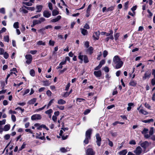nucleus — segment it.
Instances as JSON below:
<instances>
[{
    "label": "nucleus",
    "mask_w": 155,
    "mask_h": 155,
    "mask_svg": "<svg viewBox=\"0 0 155 155\" xmlns=\"http://www.w3.org/2000/svg\"><path fill=\"white\" fill-rule=\"evenodd\" d=\"M123 63L119 57L116 55L114 57L113 60V64L116 69L121 68L123 66Z\"/></svg>",
    "instance_id": "1"
},
{
    "label": "nucleus",
    "mask_w": 155,
    "mask_h": 155,
    "mask_svg": "<svg viewBox=\"0 0 155 155\" xmlns=\"http://www.w3.org/2000/svg\"><path fill=\"white\" fill-rule=\"evenodd\" d=\"M78 58L80 60V63H82L83 60L85 63H86L89 62L87 56L86 55H81V53H80L78 57Z\"/></svg>",
    "instance_id": "2"
},
{
    "label": "nucleus",
    "mask_w": 155,
    "mask_h": 155,
    "mask_svg": "<svg viewBox=\"0 0 155 155\" xmlns=\"http://www.w3.org/2000/svg\"><path fill=\"white\" fill-rule=\"evenodd\" d=\"M41 116L40 114H34L31 116V119L32 120H38L41 118Z\"/></svg>",
    "instance_id": "3"
},
{
    "label": "nucleus",
    "mask_w": 155,
    "mask_h": 155,
    "mask_svg": "<svg viewBox=\"0 0 155 155\" xmlns=\"http://www.w3.org/2000/svg\"><path fill=\"white\" fill-rule=\"evenodd\" d=\"M151 71L150 70H148L146 71L144 74V76L143 77V79L145 80L149 78L151 76Z\"/></svg>",
    "instance_id": "4"
},
{
    "label": "nucleus",
    "mask_w": 155,
    "mask_h": 155,
    "mask_svg": "<svg viewBox=\"0 0 155 155\" xmlns=\"http://www.w3.org/2000/svg\"><path fill=\"white\" fill-rule=\"evenodd\" d=\"M25 58L27 60L26 61V63L28 64H30L32 60V56L30 54L26 55L25 56Z\"/></svg>",
    "instance_id": "5"
},
{
    "label": "nucleus",
    "mask_w": 155,
    "mask_h": 155,
    "mask_svg": "<svg viewBox=\"0 0 155 155\" xmlns=\"http://www.w3.org/2000/svg\"><path fill=\"white\" fill-rule=\"evenodd\" d=\"M96 137L97 140L96 141L97 144L98 146H100L101 145V139L99 134L98 133L96 134Z\"/></svg>",
    "instance_id": "6"
},
{
    "label": "nucleus",
    "mask_w": 155,
    "mask_h": 155,
    "mask_svg": "<svg viewBox=\"0 0 155 155\" xmlns=\"http://www.w3.org/2000/svg\"><path fill=\"white\" fill-rule=\"evenodd\" d=\"M142 149L140 146L136 147L135 150L134 151V152L137 155H140L142 153Z\"/></svg>",
    "instance_id": "7"
},
{
    "label": "nucleus",
    "mask_w": 155,
    "mask_h": 155,
    "mask_svg": "<svg viewBox=\"0 0 155 155\" xmlns=\"http://www.w3.org/2000/svg\"><path fill=\"white\" fill-rule=\"evenodd\" d=\"M92 130L91 129H89L86 131L85 133V137L87 138L91 139V135L92 133Z\"/></svg>",
    "instance_id": "8"
},
{
    "label": "nucleus",
    "mask_w": 155,
    "mask_h": 155,
    "mask_svg": "<svg viewBox=\"0 0 155 155\" xmlns=\"http://www.w3.org/2000/svg\"><path fill=\"white\" fill-rule=\"evenodd\" d=\"M95 152L92 148H88L86 151V155H94Z\"/></svg>",
    "instance_id": "9"
},
{
    "label": "nucleus",
    "mask_w": 155,
    "mask_h": 155,
    "mask_svg": "<svg viewBox=\"0 0 155 155\" xmlns=\"http://www.w3.org/2000/svg\"><path fill=\"white\" fill-rule=\"evenodd\" d=\"M51 12L48 10H45L43 12V15L45 18H48L51 15Z\"/></svg>",
    "instance_id": "10"
},
{
    "label": "nucleus",
    "mask_w": 155,
    "mask_h": 155,
    "mask_svg": "<svg viewBox=\"0 0 155 155\" xmlns=\"http://www.w3.org/2000/svg\"><path fill=\"white\" fill-rule=\"evenodd\" d=\"M45 21V19L42 17L40 18L39 20H34L33 21L35 22V25L39 24H41L42 22H43Z\"/></svg>",
    "instance_id": "11"
},
{
    "label": "nucleus",
    "mask_w": 155,
    "mask_h": 155,
    "mask_svg": "<svg viewBox=\"0 0 155 155\" xmlns=\"http://www.w3.org/2000/svg\"><path fill=\"white\" fill-rule=\"evenodd\" d=\"M149 143L147 141H144L140 144V146L142 147L145 149L149 146Z\"/></svg>",
    "instance_id": "12"
},
{
    "label": "nucleus",
    "mask_w": 155,
    "mask_h": 155,
    "mask_svg": "<svg viewBox=\"0 0 155 155\" xmlns=\"http://www.w3.org/2000/svg\"><path fill=\"white\" fill-rule=\"evenodd\" d=\"M99 32H96L94 33L92 37L94 40H98L99 38Z\"/></svg>",
    "instance_id": "13"
},
{
    "label": "nucleus",
    "mask_w": 155,
    "mask_h": 155,
    "mask_svg": "<svg viewBox=\"0 0 155 155\" xmlns=\"http://www.w3.org/2000/svg\"><path fill=\"white\" fill-rule=\"evenodd\" d=\"M94 74L97 77H100L102 75L101 72V71H94Z\"/></svg>",
    "instance_id": "14"
},
{
    "label": "nucleus",
    "mask_w": 155,
    "mask_h": 155,
    "mask_svg": "<svg viewBox=\"0 0 155 155\" xmlns=\"http://www.w3.org/2000/svg\"><path fill=\"white\" fill-rule=\"evenodd\" d=\"M61 18V16L60 15H58L57 16V18H54L51 20V22H55L58 21Z\"/></svg>",
    "instance_id": "15"
},
{
    "label": "nucleus",
    "mask_w": 155,
    "mask_h": 155,
    "mask_svg": "<svg viewBox=\"0 0 155 155\" xmlns=\"http://www.w3.org/2000/svg\"><path fill=\"white\" fill-rule=\"evenodd\" d=\"M94 49L92 47H89L87 50V52L90 54H92L93 52Z\"/></svg>",
    "instance_id": "16"
},
{
    "label": "nucleus",
    "mask_w": 155,
    "mask_h": 155,
    "mask_svg": "<svg viewBox=\"0 0 155 155\" xmlns=\"http://www.w3.org/2000/svg\"><path fill=\"white\" fill-rule=\"evenodd\" d=\"M36 101V98H33L28 101L27 103L29 104H34Z\"/></svg>",
    "instance_id": "17"
},
{
    "label": "nucleus",
    "mask_w": 155,
    "mask_h": 155,
    "mask_svg": "<svg viewBox=\"0 0 155 155\" xmlns=\"http://www.w3.org/2000/svg\"><path fill=\"white\" fill-rule=\"evenodd\" d=\"M66 103V101L62 99L58 100V104L60 105H63Z\"/></svg>",
    "instance_id": "18"
},
{
    "label": "nucleus",
    "mask_w": 155,
    "mask_h": 155,
    "mask_svg": "<svg viewBox=\"0 0 155 155\" xmlns=\"http://www.w3.org/2000/svg\"><path fill=\"white\" fill-rule=\"evenodd\" d=\"M10 124H6L4 126L3 128V130L5 131H8L10 129Z\"/></svg>",
    "instance_id": "19"
},
{
    "label": "nucleus",
    "mask_w": 155,
    "mask_h": 155,
    "mask_svg": "<svg viewBox=\"0 0 155 155\" xmlns=\"http://www.w3.org/2000/svg\"><path fill=\"white\" fill-rule=\"evenodd\" d=\"M127 152V150L126 149L123 150L118 153L119 155H126Z\"/></svg>",
    "instance_id": "20"
},
{
    "label": "nucleus",
    "mask_w": 155,
    "mask_h": 155,
    "mask_svg": "<svg viewBox=\"0 0 155 155\" xmlns=\"http://www.w3.org/2000/svg\"><path fill=\"white\" fill-rule=\"evenodd\" d=\"M81 33L84 35H86L88 34L87 31L84 28H81Z\"/></svg>",
    "instance_id": "21"
},
{
    "label": "nucleus",
    "mask_w": 155,
    "mask_h": 155,
    "mask_svg": "<svg viewBox=\"0 0 155 155\" xmlns=\"http://www.w3.org/2000/svg\"><path fill=\"white\" fill-rule=\"evenodd\" d=\"M42 8L43 6L41 5H37L36 6V8L37 10L36 12H41L42 9Z\"/></svg>",
    "instance_id": "22"
},
{
    "label": "nucleus",
    "mask_w": 155,
    "mask_h": 155,
    "mask_svg": "<svg viewBox=\"0 0 155 155\" xmlns=\"http://www.w3.org/2000/svg\"><path fill=\"white\" fill-rule=\"evenodd\" d=\"M139 112L145 115H147L148 114V113L147 111L143 109H140L139 111Z\"/></svg>",
    "instance_id": "23"
},
{
    "label": "nucleus",
    "mask_w": 155,
    "mask_h": 155,
    "mask_svg": "<svg viewBox=\"0 0 155 155\" xmlns=\"http://www.w3.org/2000/svg\"><path fill=\"white\" fill-rule=\"evenodd\" d=\"M129 84L132 86H135L137 84V83L136 81L131 80L129 83Z\"/></svg>",
    "instance_id": "24"
},
{
    "label": "nucleus",
    "mask_w": 155,
    "mask_h": 155,
    "mask_svg": "<svg viewBox=\"0 0 155 155\" xmlns=\"http://www.w3.org/2000/svg\"><path fill=\"white\" fill-rule=\"evenodd\" d=\"M154 120L153 119H150L144 120L142 121V122L144 123H150V122H153Z\"/></svg>",
    "instance_id": "25"
},
{
    "label": "nucleus",
    "mask_w": 155,
    "mask_h": 155,
    "mask_svg": "<svg viewBox=\"0 0 155 155\" xmlns=\"http://www.w3.org/2000/svg\"><path fill=\"white\" fill-rule=\"evenodd\" d=\"M133 105H134V104L133 103H129L128 104V107H127V110L128 111H130L131 109V106H133Z\"/></svg>",
    "instance_id": "26"
},
{
    "label": "nucleus",
    "mask_w": 155,
    "mask_h": 155,
    "mask_svg": "<svg viewBox=\"0 0 155 155\" xmlns=\"http://www.w3.org/2000/svg\"><path fill=\"white\" fill-rule=\"evenodd\" d=\"M43 85L45 86H48L50 85V83L48 81H42Z\"/></svg>",
    "instance_id": "27"
},
{
    "label": "nucleus",
    "mask_w": 155,
    "mask_h": 155,
    "mask_svg": "<svg viewBox=\"0 0 155 155\" xmlns=\"http://www.w3.org/2000/svg\"><path fill=\"white\" fill-rule=\"evenodd\" d=\"M58 12L56 10H54L52 12V15L53 16H56L58 15Z\"/></svg>",
    "instance_id": "28"
},
{
    "label": "nucleus",
    "mask_w": 155,
    "mask_h": 155,
    "mask_svg": "<svg viewBox=\"0 0 155 155\" xmlns=\"http://www.w3.org/2000/svg\"><path fill=\"white\" fill-rule=\"evenodd\" d=\"M46 106V105H45L44 106L42 107H41V108H39V109H37L35 111V112H39V111H40L42 110H43L45 107Z\"/></svg>",
    "instance_id": "29"
},
{
    "label": "nucleus",
    "mask_w": 155,
    "mask_h": 155,
    "mask_svg": "<svg viewBox=\"0 0 155 155\" xmlns=\"http://www.w3.org/2000/svg\"><path fill=\"white\" fill-rule=\"evenodd\" d=\"M23 7H24L26 9L28 10H31V11H34L35 9V8L34 7H27L25 6H24Z\"/></svg>",
    "instance_id": "30"
},
{
    "label": "nucleus",
    "mask_w": 155,
    "mask_h": 155,
    "mask_svg": "<svg viewBox=\"0 0 155 155\" xmlns=\"http://www.w3.org/2000/svg\"><path fill=\"white\" fill-rule=\"evenodd\" d=\"M13 27L14 28L17 29L19 28V23L18 22H16L13 24Z\"/></svg>",
    "instance_id": "31"
},
{
    "label": "nucleus",
    "mask_w": 155,
    "mask_h": 155,
    "mask_svg": "<svg viewBox=\"0 0 155 155\" xmlns=\"http://www.w3.org/2000/svg\"><path fill=\"white\" fill-rule=\"evenodd\" d=\"M114 6H111L107 9L106 12H107L108 11H113L114 9Z\"/></svg>",
    "instance_id": "32"
},
{
    "label": "nucleus",
    "mask_w": 155,
    "mask_h": 155,
    "mask_svg": "<svg viewBox=\"0 0 155 155\" xmlns=\"http://www.w3.org/2000/svg\"><path fill=\"white\" fill-rule=\"evenodd\" d=\"M30 75L34 77L35 75V72L33 69H31L30 71Z\"/></svg>",
    "instance_id": "33"
},
{
    "label": "nucleus",
    "mask_w": 155,
    "mask_h": 155,
    "mask_svg": "<svg viewBox=\"0 0 155 155\" xmlns=\"http://www.w3.org/2000/svg\"><path fill=\"white\" fill-rule=\"evenodd\" d=\"M84 101H85V99H84L79 98H77L76 100V102H83Z\"/></svg>",
    "instance_id": "34"
},
{
    "label": "nucleus",
    "mask_w": 155,
    "mask_h": 155,
    "mask_svg": "<svg viewBox=\"0 0 155 155\" xmlns=\"http://www.w3.org/2000/svg\"><path fill=\"white\" fill-rule=\"evenodd\" d=\"M53 112V110L52 109H50L49 110L45 111V113L46 114H51V113H52Z\"/></svg>",
    "instance_id": "35"
},
{
    "label": "nucleus",
    "mask_w": 155,
    "mask_h": 155,
    "mask_svg": "<svg viewBox=\"0 0 155 155\" xmlns=\"http://www.w3.org/2000/svg\"><path fill=\"white\" fill-rule=\"evenodd\" d=\"M154 128L153 127H151L150 129L149 134L150 135L152 136L153 133Z\"/></svg>",
    "instance_id": "36"
},
{
    "label": "nucleus",
    "mask_w": 155,
    "mask_h": 155,
    "mask_svg": "<svg viewBox=\"0 0 155 155\" xmlns=\"http://www.w3.org/2000/svg\"><path fill=\"white\" fill-rule=\"evenodd\" d=\"M4 41L7 42H8L9 41V36L8 35H6L4 37Z\"/></svg>",
    "instance_id": "37"
},
{
    "label": "nucleus",
    "mask_w": 155,
    "mask_h": 155,
    "mask_svg": "<svg viewBox=\"0 0 155 155\" xmlns=\"http://www.w3.org/2000/svg\"><path fill=\"white\" fill-rule=\"evenodd\" d=\"M20 11H22L24 13H27L28 12V11L26 9L23 8V7H22V8H20Z\"/></svg>",
    "instance_id": "38"
},
{
    "label": "nucleus",
    "mask_w": 155,
    "mask_h": 155,
    "mask_svg": "<svg viewBox=\"0 0 155 155\" xmlns=\"http://www.w3.org/2000/svg\"><path fill=\"white\" fill-rule=\"evenodd\" d=\"M26 145V144L25 143V142L23 143L22 145L21 146V148H19V150H18L19 151H21L25 147Z\"/></svg>",
    "instance_id": "39"
},
{
    "label": "nucleus",
    "mask_w": 155,
    "mask_h": 155,
    "mask_svg": "<svg viewBox=\"0 0 155 155\" xmlns=\"http://www.w3.org/2000/svg\"><path fill=\"white\" fill-rule=\"evenodd\" d=\"M37 44L38 45H45V43L44 42H43V41H39L37 42Z\"/></svg>",
    "instance_id": "40"
},
{
    "label": "nucleus",
    "mask_w": 155,
    "mask_h": 155,
    "mask_svg": "<svg viewBox=\"0 0 155 155\" xmlns=\"http://www.w3.org/2000/svg\"><path fill=\"white\" fill-rule=\"evenodd\" d=\"M54 101V99H52L50 101L48 104L47 108L48 109V107L51 105V104L53 103V101Z\"/></svg>",
    "instance_id": "41"
},
{
    "label": "nucleus",
    "mask_w": 155,
    "mask_h": 155,
    "mask_svg": "<svg viewBox=\"0 0 155 155\" xmlns=\"http://www.w3.org/2000/svg\"><path fill=\"white\" fill-rule=\"evenodd\" d=\"M148 130L147 128H144L143 130L142 131V133L143 134H145L147 133Z\"/></svg>",
    "instance_id": "42"
},
{
    "label": "nucleus",
    "mask_w": 155,
    "mask_h": 155,
    "mask_svg": "<svg viewBox=\"0 0 155 155\" xmlns=\"http://www.w3.org/2000/svg\"><path fill=\"white\" fill-rule=\"evenodd\" d=\"M22 3L23 4H25L28 6H31L32 5V4L31 3L29 2H23Z\"/></svg>",
    "instance_id": "43"
},
{
    "label": "nucleus",
    "mask_w": 155,
    "mask_h": 155,
    "mask_svg": "<svg viewBox=\"0 0 155 155\" xmlns=\"http://www.w3.org/2000/svg\"><path fill=\"white\" fill-rule=\"evenodd\" d=\"M0 13L4 14H5V10L4 8H2L0 9Z\"/></svg>",
    "instance_id": "44"
},
{
    "label": "nucleus",
    "mask_w": 155,
    "mask_h": 155,
    "mask_svg": "<svg viewBox=\"0 0 155 155\" xmlns=\"http://www.w3.org/2000/svg\"><path fill=\"white\" fill-rule=\"evenodd\" d=\"M113 32L112 30H110L109 31V33H106V35L107 36H110V35H113Z\"/></svg>",
    "instance_id": "45"
},
{
    "label": "nucleus",
    "mask_w": 155,
    "mask_h": 155,
    "mask_svg": "<svg viewBox=\"0 0 155 155\" xmlns=\"http://www.w3.org/2000/svg\"><path fill=\"white\" fill-rule=\"evenodd\" d=\"M60 150L62 153H65L67 151L66 149L64 147H62L60 149Z\"/></svg>",
    "instance_id": "46"
},
{
    "label": "nucleus",
    "mask_w": 155,
    "mask_h": 155,
    "mask_svg": "<svg viewBox=\"0 0 155 155\" xmlns=\"http://www.w3.org/2000/svg\"><path fill=\"white\" fill-rule=\"evenodd\" d=\"M48 6L49 8V9L51 10H53V7H52V4L51 2H49L48 3Z\"/></svg>",
    "instance_id": "47"
},
{
    "label": "nucleus",
    "mask_w": 155,
    "mask_h": 155,
    "mask_svg": "<svg viewBox=\"0 0 155 155\" xmlns=\"http://www.w3.org/2000/svg\"><path fill=\"white\" fill-rule=\"evenodd\" d=\"M129 2L128 1L126 2L124 4V9H127L128 8Z\"/></svg>",
    "instance_id": "48"
},
{
    "label": "nucleus",
    "mask_w": 155,
    "mask_h": 155,
    "mask_svg": "<svg viewBox=\"0 0 155 155\" xmlns=\"http://www.w3.org/2000/svg\"><path fill=\"white\" fill-rule=\"evenodd\" d=\"M90 139L87 138L85 137V140L84 141V143L86 144H88L89 142V140Z\"/></svg>",
    "instance_id": "49"
},
{
    "label": "nucleus",
    "mask_w": 155,
    "mask_h": 155,
    "mask_svg": "<svg viewBox=\"0 0 155 155\" xmlns=\"http://www.w3.org/2000/svg\"><path fill=\"white\" fill-rule=\"evenodd\" d=\"M11 119L14 122H15L16 121V118L15 116L14 115H12L11 116Z\"/></svg>",
    "instance_id": "50"
},
{
    "label": "nucleus",
    "mask_w": 155,
    "mask_h": 155,
    "mask_svg": "<svg viewBox=\"0 0 155 155\" xmlns=\"http://www.w3.org/2000/svg\"><path fill=\"white\" fill-rule=\"evenodd\" d=\"M108 54V52L106 50H104L103 51V55L104 58H105Z\"/></svg>",
    "instance_id": "51"
},
{
    "label": "nucleus",
    "mask_w": 155,
    "mask_h": 155,
    "mask_svg": "<svg viewBox=\"0 0 155 155\" xmlns=\"http://www.w3.org/2000/svg\"><path fill=\"white\" fill-rule=\"evenodd\" d=\"M91 5L90 4L89 5L87 8V13H89L90 12V10H91Z\"/></svg>",
    "instance_id": "52"
},
{
    "label": "nucleus",
    "mask_w": 155,
    "mask_h": 155,
    "mask_svg": "<svg viewBox=\"0 0 155 155\" xmlns=\"http://www.w3.org/2000/svg\"><path fill=\"white\" fill-rule=\"evenodd\" d=\"M5 119H3L2 120L0 121V126L5 124Z\"/></svg>",
    "instance_id": "53"
},
{
    "label": "nucleus",
    "mask_w": 155,
    "mask_h": 155,
    "mask_svg": "<svg viewBox=\"0 0 155 155\" xmlns=\"http://www.w3.org/2000/svg\"><path fill=\"white\" fill-rule=\"evenodd\" d=\"M3 54H4V57L5 58L7 59L8 57V56H9L8 54L6 52H5Z\"/></svg>",
    "instance_id": "54"
},
{
    "label": "nucleus",
    "mask_w": 155,
    "mask_h": 155,
    "mask_svg": "<svg viewBox=\"0 0 155 155\" xmlns=\"http://www.w3.org/2000/svg\"><path fill=\"white\" fill-rule=\"evenodd\" d=\"M6 29L5 27H3L2 28V29L0 31V34H1L3 32H5L6 31Z\"/></svg>",
    "instance_id": "55"
},
{
    "label": "nucleus",
    "mask_w": 155,
    "mask_h": 155,
    "mask_svg": "<svg viewBox=\"0 0 155 155\" xmlns=\"http://www.w3.org/2000/svg\"><path fill=\"white\" fill-rule=\"evenodd\" d=\"M57 107L61 110H63L64 109V106H57Z\"/></svg>",
    "instance_id": "56"
},
{
    "label": "nucleus",
    "mask_w": 155,
    "mask_h": 155,
    "mask_svg": "<svg viewBox=\"0 0 155 155\" xmlns=\"http://www.w3.org/2000/svg\"><path fill=\"white\" fill-rule=\"evenodd\" d=\"M119 36V33H116L114 35L115 39L116 40H117Z\"/></svg>",
    "instance_id": "57"
},
{
    "label": "nucleus",
    "mask_w": 155,
    "mask_h": 155,
    "mask_svg": "<svg viewBox=\"0 0 155 155\" xmlns=\"http://www.w3.org/2000/svg\"><path fill=\"white\" fill-rule=\"evenodd\" d=\"M129 143L131 145H135L136 144V143L134 140H132L130 141Z\"/></svg>",
    "instance_id": "58"
},
{
    "label": "nucleus",
    "mask_w": 155,
    "mask_h": 155,
    "mask_svg": "<svg viewBox=\"0 0 155 155\" xmlns=\"http://www.w3.org/2000/svg\"><path fill=\"white\" fill-rule=\"evenodd\" d=\"M108 144L111 147H112L113 146V142L111 141L109 139H108Z\"/></svg>",
    "instance_id": "59"
},
{
    "label": "nucleus",
    "mask_w": 155,
    "mask_h": 155,
    "mask_svg": "<svg viewBox=\"0 0 155 155\" xmlns=\"http://www.w3.org/2000/svg\"><path fill=\"white\" fill-rule=\"evenodd\" d=\"M151 83L153 86H154L155 85V78H153L151 80Z\"/></svg>",
    "instance_id": "60"
},
{
    "label": "nucleus",
    "mask_w": 155,
    "mask_h": 155,
    "mask_svg": "<svg viewBox=\"0 0 155 155\" xmlns=\"http://www.w3.org/2000/svg\"><path fill=\"white\" fill-rule=\"evenodd\" d=\"M84 45L86 48H88L89 46V42L88 41H85L84 43Z\"/></svg>",
    "instance_id": "61"
},
{
    "label": "nucleus",
    "mask_w": 155,
    "mask_h": 155,
    "mask_svg": "<svg viewBox=\"0 0 155 155\" xmlns=\"http://www.w3.org/2000/svg\"><path fill=\"white\" fill-rule=\"evenodd\" d=\"M10 137V135L8 134L5 135L4 136V138L5 140H8Z\"/></svg>",
    "instance_id": "62"
},
{
    "label": "nucleus",
    "mask_w": 155,
    "mask_h": 155,
    "mask_svg": "<svg viewBox=\"0 0 155 155\" xmlns=\"http://www.w3.org/2000/svg\"><path fill=\"white\" fill-rule=\"evenodd\" d=\"M37 52L36 50H31L30 51V53L32 54H35Z\"/></svg>",
    "instance_id": "63"
},
{
    "label": "nucleus",
    "mask_w": 155,
    "mask_h": 155,
    "mask_svg": "<svg viewBox=\"0 0 155 155\" xmlns=\"http://www.w3.org/2000/svg\"><path fill=\"white\" fill-rule=\"evenodd\" d=\"M84 28L85 29H89L90 27L89 26L88 24L86 23L84 26Z\"/></svg>",
    "instance_id": "64"
}]
</instances>
